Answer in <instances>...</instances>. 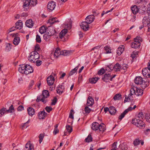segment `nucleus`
Listing matches in <instances>:
<instances>
[{"label":"nucleus","mask_w":150,"mask_h":150,"mask_svg":"<svg viewBox=\"0 0 150 150\" xmlns=\"http://www.w3.org/2000/svg\"><path fill=\"white\" fill-rule=\"evenodd\" d=\"M134 82L137 84L141 85V87L144 89L148 86L149 84V81L147 79L143 80L142 78L140 76L137 77L134 79Z\"/></svg>","instance_id":"f257e3e1"},{"label":"nucleus","mask_w":150,"mask_h":150,"mask_svg":"<svg viewBox=\"0 0 150 150\" xmlns=\"http://www.w3.org/2000/svg\"><path fill=\"white\" fill-rule=\"evenodd\" d=\"M49 96V93L48 91H43L42 92V95L39 97H38L36 101L37 102L42 101L44 103H45L47 100L46 99Z\"/></svg>","instance_id":"f03ea898"},{"label":"nucleus","mask_w":150,"mask_h":150,"mask_svg":"<svg viewBox=\"0 0 150 150\" xmlns=\"http://www.w3.org/2000/svg\"><path fill=\"white\" fill-rule=\"evenodd\" d=\"M142 38L140 36H137L134 39V41L132 43V48L136 49L139 48L140 46V42L142 41Z\"/></svg>","instance_id":"7ed1b4c3"},{"label":"nucleus","mask_w":150,"mask_h":150,"mask_svg":"<svg viewBox=\"0 0 150 150\" xmlns=\"http://www.w3.org/2000/svg\"><path fill=\"white\" fill-rule=\"evenodd\" d=\"M130 92L131 95H136L137 96L142 95L143 93L142 90L136 87L132 88L130 89Z\"/></svg>","instance_id":"20e7f679"},{"label":"nucleus","mask_w":150,"mask_h":150,"mask_svg":"<svg viewBox=\"0 0 150 150\" xmlns=\"http://www.w3.org/2000/svg\"><path fill=\"white\" fill-rule=\"evenodd\" d=\"M132 123L139 128H143L145 127L144 123L142 120H138L136 119H133Z\"/></svg>","instance_id":"39448f33"},{"label":"nucleus","mask_w":150,"mask_h":150,"mask_svg":"<svg viewBox=\"0 0 150 150\" xmlns=\"http://www.w3.org/2000/svg\"><path fill=\"white\" fill-rule=\"evenodd\" d=\"M143 25L145 26H147L148 31H150V20L148 17L145 16L142 20Z\"/></svg>","instance_id":"423d86ee"},{"label":"nucleus","mask_w":150,"mask_h":150,"mask_svg":"<svg viewBox=\"0 0 150 150\" xmlns=\"http://www.w3.org/2000/svg\"><path fill=\"white\" fill-rule=\"evenodd\" d=\"M115 75H114L113 76H112L110 74H105L104 76L102 78V79L105 82H108L109 80L112 81V79L114 78Z\"/></svg>","instance_id":"0eeeda50"},{"label":"nucleus","mask_w":150,"mask_h":150,"mask_svg":"<svg viewBox=\"0 0 150 150\" xmlns=\"http://www.w3.org/2000/svg\"><path fill=\"white\" fill-rule=\"evenodd\" d=\"M55 6V2L53 1H50L48 4L47 8L49 11H51L54 9Z\"/></svg>","instance_id":"6e6552de"},{"label":"nucleus","mask_w":150,"mask_h":150,"mask_svg":"<svg viewBox=\"0 0 150 150\" xmlns=\"http://www.w3.org/2000/svg\"><path fill=\"white\" fill-rule=\"evenodd\" d=\"M47 33L49 35L51 36L54 35L56 33L55 29L52 26H49L47 28Z\"/></svg>","instance_id":"1a4fd4ad"},{"label":"nucleus","mask_w":150,"mask_h":150,"mask_svg":"<svg viewBox=\"0 0 150 150\" xmlns=\"http://www.w3.org/2000/svg\"><path fill=\"white\" fill-rule=\"evenodd\" d=\"M25 74L26 75L32 73L33 71L32 67L29 65H25Z\"/></svg>","instance_id":"9d476101"},{"label":"nucleus","mask_w":150,"mask_h":150,"mask_svg":"<svg viewBox=\"0 0 150 150\" xmlns=\"http://www.w3.org/2000/svg\"><path fill=\"white\" fill-rule=\"evenodd\" d=\"M133 109V108L131 106L129 107L127 109L125 110L123 113H121L119 116V119L121 120L125 116V115L129 111Z\"/></svg>","instance_id":"9b49d317"},{"label":"nucleus","mask_w":150,"mask_h":150,"mask_svg":"<svg viewBox=\"0 0 150 150\" xmlns=\"http://www.w3.org/2000/svg\"><path fill=\"white\" fill-rule=\"evenodd\" d=\"M67 33V29H64L62 30L59 34V38L62 39V40L63 41H65L64 38L65 37H66V36H65V35Z\"/></svg>","instance_id":"f8f14e48"},{"label":"nucleus","mask_w":150,"mask_h":150,"mask_svg":"<svg viewBox=\"0 0 150 150\" xmlns=\"http://www.w3.org/2000/svg\"><path fill=\"white\" fill-rule=\"evenodd\" d=\"M31 0H23V8L25 11H27L29 8V6L30 5Z\"/></svg>","instance_id":"ddd939ff"},{"label":"nucleus","mask_w":150,"mask_h":150,"mask_svg":"<svg viewBox=\"0 0 150 150\" xmlns=\"http://www.w3.org/2000/svg\"><path fill=\"white\" fill-rule=\"evenodd\" d=\"M47 83L49 86L52 85L54 81V77L52 75H50L47 78Z\"/></svg>","instance_id":"4468645a"},{"label":"nucleus","mask_w":150,"mask_h":150,"mask_svg":"<svg viewBox=\"0 0 150 150\" xmlns=\"http://www.w3.org/2000/svg\"><path fill=\"white\" fill-rule=\"evenodd\" d=\"M88 23H87L86 21L82 22L80 25L81 27L83 30L87 31L89 28V25H88Z\"/></svg>","instance_id":"2eb2a0df"},{"label":"nucleus","mask_w":150,"mask_h":150,"mask_svg":"<svg viewBox=\"0 0 150 150\" xmlns=\"http://www.w3.org/2000/svg\"><path fill=\"white\" fill-rule=\"evenodd\" d=\"M94 19L95 18L93 15H90L88 16L86 18V22L89 24H90L93 21Z\"/></svg>","instance_id":"dca6fc26"},{"label":"nucleus","mask_w":150,"mask_h":150,"mask_svg":"<svg viewBox=\"0 0 150 150\" xmlns=\"http://www.w3.org/2000/svg\"><path fill=\"white\" fill-rule=\"evenodd\" d=\"M24 150H34L33 146L30 141L25 144Z\"/></svg>","instance_id":"f3484780"},{"label":"nucleus","mask_w":150,"mask_h":150,"mask_svg":"<svg viewBox=\"0 0 150 150\" xmlns=\"http://www.w3.org/2000/svg\"><path fill=\"white\" fill-rule=\"evenodd\" d=\"M30 55L34 59L35 61L36 59H38L39 58V55L38 53L35 51L31 52Z\"/></svg>","instance_id":"a211bd4d"},{"label":"nucleus","mask_w":150,"mask_h":150,"mask_svg":"<svg viewBox=\"0 0 150 150\" xmlns=\"http://www.w3.org/2000/svg\"><path fill=\"white\" fill-rule=\"evenodd\" d=\"M47 114L44 110L40 111L38 113V117L40 119H44L46 116Z\"/></svg>","instance_id":"6ab92c4d"},{"label":"nucleus","mask_w":150,"mask_h":150,"mask_svg":"<svg viewBox=\"0 0 150 150\" xmlns=\"http://www.w3.org/2000/svg\"><path fill=\"white\" fill-rule=\"evenodd\" d=\"M25 23L26 26L29 28H32L34 25L33 21L30 19L27 20Z\"/></svg>","instance_id":"aec40b11"},{"label":"nucleus","mask_w":150,"mask_h":150,"mask_svg":"<svg viewBox=\"0 0 150 150\" xmlns=\"http://www.w3.org/2000/svg\"><path fill=\"white\" fill-rule=\"evenodd\" d=\"M64 89V86L61 85L57 87L56 91L57 93L60 94L63 92Z\"/></svg>","instance_id":"412c9836"},{"label":"nucleus","mask_w":150,"mask_h":150,"mask_svg":"<svg viewBox=\"0 0 150 150\" xmlns=\"http://www.w3.org/2000/svg\"><path fill=\"white\" fill-rule=\"evenodd\" d=\"M94 100L92 98L89 96L87 100V105L88 106H91L93 104Z\"/></svg>","instance_id":"4be33fe9"},{"label":"nucleus","mask_w":150,"mask_h":150,"mask_svg":"<svg viewBox=\"0 0 150 150\" xmlns=\"http://www.w3.org/2000/svg\"><path fill=\"white\" fill-rule=\"evenodd\" d=\"M124 50V47L123 45H121L118 48L117 51V54L120 55L122 53Z\"/></svg>","instance_id":"5701e85b"},{"label":"nucleus","mask_w":150,"mask_h":150,"mask_svg":"<svg viewBox=\"0 0 150 150\" xmlns=\"http://www.w3.org/2000/svg\"><path fill=\"white\" fill-rule=\"evenodd\" d=\"M133 95H132L131 94V93H129L128 96L127 95L125 96V98L124 101V102L125 103L128 102H129L131 100H133V97L132 96Z\"/></svg>","instance_id":"b1692460"},{"label":"nucleus","mask_w":150,"mask_h":150,"mask_svg":"<svg viewBox=\"0 0 150 150\" xmlns=\"http://www.w3.org/2000/svg\"><path fill=\"white\" fill-rule=\"evenodd\" d=\"M99 124L97 122H94L92 124L91 128L92 129L95 131H96L98 129Z\"/></svg>","instance_id":"393cba45"},{"label":"nucleus","mask_w":150,"mask_h":150,"mask_svg":"<svg viewBox=\"0 0 150 150\" xmlns=\"http://www.w3.org/2000/svg\"><path fill=\"white\" fill-rule=\"evenodd\" d=\"M16 29L20 30L23 26V23L21 20L18 21L16 23Z\"/></svg>","instance_id":"a878e982"},{"label":"nucleus","mask_w":150,"mask_h":150,"mask_svg":"<svg viewBox=\"0 0 150 150\" xmlns=\"http://www.w3.org/2000/svg\"><path fill=\"white\" fill-rule=\"evenodd\" d=\"M131 10L132 11V13L134 14H136L139 11V9H138L137 6L136 5H134L133 6L131 7Z\"/></svg>","instance_id":"bb28decb"},{"label":"nucleus","mask_w":150,"mask_h":150,"mask_svg":"<svg viewBox=\"0 0 150 150\" xmlns=\"http://www.w3.org/2000/svg\"><path fill=\"white\" fill-rule=\"evenodd\" d=\"M18 70L21 73L25 74V65L23 64L20 65V67L18 68Z\"/></svg>","instance_id":"cd10ccee"},{"label":"nucleus","mask_w":150,"mask_h":150,"mask_svg":"<svg viewBox=\"0 0 150 150\" xmlns=\"http://www.w3.org/2000/svg\"><path fill=\"white\" fill-rule=\"evenodd\" d=\"M79 65L80 64H79L78 66L76 67L75 68L71 70L69 74V76H72L73 75L75 72H77V70L79 67Z\"/></svg>","instance_id":"c85d7f7f"},{"label":"nucleus","mask_w":150,"mask_h":150,"mask_svg":"<svg viewBox=\"0 0 150 150\" xmlns=\"http://www.w3.org/2000/svg\"><path fill=\"white\" fill-rule=\"evenodd\" d=\"M27 110L28 114L32 116L35 114V110L32 108L29 107L28 108Z\"/></svg>","instance_id":"c756f323"},{"label":"nucleus","mask_w":150,"mask_h":150,"mask_svg":"<svg viewBox=\"0 0 150 150\" xmlns=\"http://www.w3.org/2000/svg\"><path fill=\"white\" fill-rule=\"evenodd\" d=\"M114 71H120L121 69V66L119 63H117L114 65Z\"/></svg>","instance_id":"7c9ffc66"},{"label":"nucleus","mask_w":150,"mask_h":150,"mask_svg":"<svg viewBox=\"0 0 150 150\" xmlns=\"http://www.w3.org/2000/svg\"><path fill=\"white\" fill-rule=\"evenodd\" d=\"M116 112L115 108L113 106H111L109 108V112L111 115H114Z\"/></svg>","instance_id":"2f4dec72"},{"label":"nucleus","mask_w":150,"mask_h":150,"mask_svg":"<svg viewBox=\"0 0 150 150\" xmlns=\"http://www.w3.org/2000/svg\"><path fill=\"white\" fill-rule=\"evenodd\" d=\"M61 51H60V49L59 48H57L56 49L54 52V57L57 58L59 55H61V54H60V52Z\"/></svg>","instance_id":"473e14b6"},{"label":"nucleus","mask_w":150,"mask_h":150,"mask_svg":"<svg viewBox=\"0 0 150 150\" xmlns=\"http://www.w3.org/2000/svg\"><path fill=\"white\" fill-rule=\"evenodd\" d=\"M144 118V117L143 114V113L142 112H139L138 114L137 115V116L135 118H134L133 119H137V120H142Z\"/></svg>","instance_id":"72a5a7b5"},{"label":"nucleus","mask_w":150,"mask_h":150,"mask_svg":"<svg viewBox=\"0 0 150 150\" xmlns=\"http://www.w3.org/2000/svg\"><path fill=\"white\" fill-rule=\"evenodd\" d=\"M47 29L45 26H42L39 29V32L41 34H43L47 31Z\"/></svg>","instance_id":"f704fd0d"},{"label":"nucleus","mask_w":150,"mask_h":150,"mask_svg":"<svg viewBox=\"0 0 150 150\" xmlns=\"http://www.w3.org/2000/svg\"><path fill=\"white\" fill-rule=\"evenodd\" d=\"M99 79V78L93 77L89 79V81L92 84L95 83Z\"/></svg>","instance_id":"c9c22d12"},{"label":"nucleus","mask_w":150,"mask_h":150,"mask_svg":"<svg viewBox=\"0 0 150 150\" xmlns=\"http://www.w3.org/2000/svg\"><path fill=\"white\" fill-rule=\"evenodd\" d=\"M20 41V38L16 36L13 40V44L15 45H17L19 43Z\"/></svg>","instance_id":"e433bc0d"},{"label":"nucleus","mask_w":150,"mask_h":150,"mask_svg":"<svg viewBox=\"0 0 150 150\" xmlns=\"http://www.w3.org/2000/svg\"><path fill=\"white\" fill-rule=\"evenodd\" d=\"M49 23L51 24H53L56 22H59V21L56 18H54L50 19L49 20Z\"/></svg>","instance_id":"4c0bfd02"},{"label":"nucleus","mask_w":150,"mask_h":150,"mask_svg":"<svg viewBox=\"0 0 150 150\" xmlns=\"http://www.w3.org/2000/svg\"><path fill=\"white\" fill-rule=\"evenodd\" d=\"M70 51L65 50L62 51L60 52V54H61V55H63L64 56L69 55L70 54Z\"/></svg>","instance_id":"58836bf2"},{"label":"nucleus","mask_w":150,"mask_h":150,"mask_svg":"<svg viewBox=\"0 0 150 150\" xmlns=\"http://www.w3.org/2000/svg\"><path fill=\"white\" fill-rule=\"evenodd\" d=\"M114 66L112 64H111L108 66L106 68V69L107 71H110L112 70H114Z\"/></svg>","instance_id":"ea45409f"},{"label":"nucleus","mask_w":150,"mask_h":150,"mask_svg":"<svg viewBox=\"0 0 150 150\" xmlns=\"http://www.w3.org/2000/svg\"><path fill=\"white\" fill-rule=\"evenodd\" d=\"M7 112L12 113L14 111V109L13 105H11L9 108L8 110H7Z\"/></svg>","instance_id":"a19ab883"},{"label":"nucleus","mask_w":150,"mask_h":150,"mask_svg":"<svg viewBox=\"0 0 150 150\" xmlns=\"http://www.w3.org/2000/svg\"><path fill=\"white\" fill-rule=\"evenodd\" d=\"M140 141V140L139 138L136 139L134 140L133 144L134 146H137L139 144Z\"/></svg>","instance_id":"79ce46f5"},{"label":"nucleus","mask_w":150,"mask_h":150,"mask_svg":"<svg viewBox=\"0 0 150 150\" xmlns=\"http://www.w3.org/2000/svg\"><path fill=\"white\" fill-rule=\"evenodd\" d=\"M121 95L120 94H116L113 97V99L114 100H118L121 98Z\"/></svg>","instance_id":"37998d69"},{"label":"nucleus","mask_w":150,"mask_h":150,"mask_svg":"<svg viewBox=\"0 0 150 150\" xmlns=\"http://www.w3.org/2000/svg\"><path fill=\"white\" fill-rule=\"evenodd\" d=\"M11 49V44L8 43L6 44V51L7 52L10 51Z\"/></svg>","instance_id":"c03bdc74"},{"label":"nucleus","mask_w":150,"mask_h":150,"mask_svg":"<svg viewBox=\"0 0 150 150\" xmlns=\"http://www.w3.org/2000/svg\"><path fill=\"white\" fill-rule=\"evenodd\" d=\"M98 129L99 130L102 132L104 131L105 130V128L104 127V125L103 124H101L100 125H99V126L98 127Z\"/></svg>","instance_id":"a18cd8bd"},{"label":"nucleus","mask_w":150,"mask_h":150,"mask_svg":"<svg viewBox=\"0 0 150 150\" xmlns=\"http://www.w3.org/2000/svg\"><path fill=\"white\" fill-rule=\"evenodd\" d=\"M92 138L91 134H89L87 138H86L85 139V141L86 142H89L92 141Z\"/></svg>","instance_id":"49530a36"},{"label":"nucleus","mask_w":150,"mask_h":150,"mask_svg":"<svg viewBox=\"0 0 150 150\" xmlns=\"http://www.w3.org/2000/svg\"><path fill=\"white\" fill-rule=\"evenodd\" d=\"M104 48L106 51V53H110L111 52V50L109 46H106L104 47Z\"/></svg>","instance_id":"de8ad7c7"},{"label":"nucleus","mask_w":150,"mask_h":150,"mask_svg":"<svg viewBox=\"0 0 150 150\" xmlns=\"http://www.w3.org/2000/svg\"><path fill=\"white\" fill-rule=\"evenodd\" d=\"M7 112L6 108H3L0 110V114L1 115L5 114Z\"/></svg>","instance_id":"09e8293b"},{"label":"nucleus","mask_w":150,"mask_h":150,"mask_svg":"<svg viewBox=\"0 0 150 150\" xmlns=\"http://www.w3.org/2000/svg\"><path fill=\"white\" fill-rule=\"evenodd\" d=\"M51 35H49L47 33L43 35V38L44 39L47 41H48L50 39V37Z\"/></svg>","instance_id":"8fccbe9b"},{"label":"nucleus","mask_w":150,"mask_h":150,"mask_svg":"<svg viewBox=\"0 0 150 150\" xmlns=\"http://www.w3.org/2000/svg\"><path fill=\"white\" fill-rule=\"evenodd\" d=\"M66 129L69 132V133H71L72 131V129L70 126L67 125L66 126Z\"/></svg>","instance_id":"3c124183"},{"label":"nucleus","mask_w":150,"mask_h":150,"mask_svg":"<svg viewBox=\"0 0 150 150\" xmlns=\"http://www.w3.org/2000/svg\"><path fill=\"white\" fill-rule=\"evenodd\" d=\"M146 121L148 122H150V114L146 113Z\"/></svg>","instance_id":"603ef678"},{"label":"nucleus","mask_w":150,"mask_h":150,"mask_svg":"<svg viewBox=\"0 0 150 150\" xmlns=\"http://www.w3.org/2000/svg\"><path fill=\"white\" fill-rule=\"evenodd\" d=\"M85 111L86 113L88 114L91 111V110L88 108V106H86L85 108Z\"/></svg>","instance_id":"864d4df0"},{"label":"nucleus","mask_w":150,"mask_h":150,"mask_svg":"<svg viewBox=\"0 0 150 150\" xmlns=\"http://www.w3.org/2000/svg\"><path fill=\"white\" fill-rule=\"evenodd\" d=\"M138 54V52L137 51H134L131 54V57L132 58H134L136 57Z\"/></svg>","instance_id":"5fc2aeb1"},{"label":"nucleus","mask_w":150,"mask_h":150,"mask_svg":"<svg viewBox=\"0 0 150 150\" xmlns=\"http://www.w3.org/2000/svg\"><path fill=\"white\" fill-rule=\"evenodd\" d=\"M105 72V70L103 68H101L98 72V74L99 75H101L103 74Z\"/></svg>","instance_id":"6e6d98bb"},{"label":"nucleus","mask_w":150,"mask_h":150,"mask_svg":"<svg viewBox=\"0 0 150 150\" xmlns=\"http://www.w3.org/2000/svg\"><path fill=\"white\" fill-rule=\"evenodd\" d=\"M37 4V0H31L30 5H31L33 6H35Z\"/></svg>","instance_id":"4d7b16f0"},{"label":"nucleus","mask_w":150,"mask_h":150,"mask_svg":"<svg viewBox=\"0 0 150 150\" xmlns=\"http://www.w3.org/2000/svg\"><path fill=\"white\" fill-rule=\"evenodd\" d=\"M30 121V120L29 119V120H28V121L27 122L23 124V125L22 126V127L23 128H27L28 127V124L29 123Z\"/></svg>","instance_id":"13d9d810"},{"label":"nucleus","mask_w":150,"mask_h":150,"mask_svg":"<svg viewBox=\"0 0 150 150\" xmlns=\"http://www.w3.org/2000/svg\"><path fill=\"white\" fill-rule=\"evenodd\" d=\"M44 137V135L43 134H40L39 136V142L40 143H41L42 142L43 139Z\"/></svg>","instance_id":"bf43d9fd"},{"label":"nucleus","mask_w":150,"mask_h":150,"mask_svg":"<svg viewBox=\"0 0 150 150\" xmlns=\"http://www.w3.org/2000/svg\"><path fill=\"white\" fill-rule=\"evenodd\" d=\"M113 9V8H112L110 10L106 12H105L104 11H103L102 12V13L101 14V16L102 17L103 16V15L105 14H106L108 13L109 12L112 11Z\"/></svg>","instance_id":"052dcab7"},{"label":"nucleus","mask_w":150,"mask_h":150,"mask_svg":"<svg viewBox=\"0 0 150 150\" xmlns=\"http://www.w3.org/2000/svg\"><path fill=\"white\" fill-rule=\"evenodd\" d=\"M146 13L150 17V4H149L148 5V8L146 11Z\"/></svg>","instance_id":"680f3d73"},{"label":"nucleus","mask_w":150,"mask_h":150,"mask_svg":"<svg viewBox=\"0 0 150 150\" xmlns=\"http://www.w3.org/2000/svg\"><path fill=\"white\" fill-rule=\"evenodd\" d=\"M45 109L47 112H50L52 110V108L50 106H47L45 107Z\"/></svg>","instance_id":"e2e57ef3"},{"label":"nucleus","mask_w":150,"mask_h":150,"mask_svg":"<svg viewBox=\"0 0 150 150\" xmlns=\"http://www.w3.org/2000/svg\"><path fill=\"white\" fill-rule=\"evenodd\" d=\"M36 40L37 42L40 43L41 42V39L39 35H37L36 36Z\"/></svg>","instance_id":"0e129e2a"},{"label":"nucleus","mask_w":150,"mask_h":150,"mask_svg":"<svg viewBox=\"0 0 150 150\" xmlns=\"http://www.w3.org/2000/svg\"><path fill=\"white\" fill-rule=\"evenodd\" d=\"M28 60L30 62H35L34 59L30 55L28 58Z\"/></svg>","instance_id":"69168bd1"},{"label":"nucleus","mask_w":150,"mask_h":150,"mask_svg":"<svg viewBox=\"0 0 150 150\" xmlns=\"http://www.w3.org/2000/svg\"><path fill=\"white\" fill-rule=\"evenodd\" d=\"M42 62L41 61L37 60L36 61V65L38 66H39L42 64Z\"/></svg>","instance_id":"338daca9"},{"label":"nucleus","mask_w":150,"mask_h":150,"mask_svg":"<svg viewBox=\"0 0 150 150\" xmlns=\"http://www.w3.org/2000/svg\"><path fill=\"white\" fill-rule=\"evenodd\" d=\"M57 102V98L56 97H55L54 99L52 100V102L51 103V105H54Z\"/></svg>","instance_id":"774afa93"}]
</instances>
